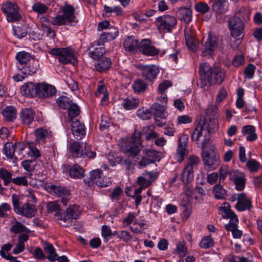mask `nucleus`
<instances>
[{"label":"nucleus","mask_w":262,"mask_h":262,"mask_svg":"<svg viewBox=\"0 0 262 262\" xmlns=\"http://www.w3.org/2000/svg\"><path fill=\"white\" fill-rule=\"evenodd\" d=\"M2 115L6 121L13 122L16 118V110L13 106H7L2 111Z\"/></svg>","instance_id":"nucleus-37"},{"label":"nucleus","mask_w":262,"mask_h":262,"mask_svg":"<svg viewBox=\"0 0 262 262\" xmlns=\"http://www.w3.org/2000/svg\"><path fill=\"white\" fill-rule=\"evenodd\" d=\"M185 193L187 195L190 196L199 203H201L203 201V196L206 195V193L204 189L200 186H197L193 191H192L189 186H188Z\"/></svg>","instance_id":"nucleus-23"},{"label":"nucleus","mask_w":262,"mask_h":262,"mask_svg":"<svg viewBox=\"0 0 262 262\" xmlns=\"http://www.w3.org/2000/svg\"><path fill=\"white\" fill-rule=\"evenodd\" d=\"M213 193L217 199H224L226 195V190L220 184L215 185L213 189Z\"/></svg>","instance_id":"nucleus-44"},{"label":"nucleus","mask_w":262,"mask_h":262,"mask_svg":"<svg viewBox=\"0 0 262 262\" xmlns=\"http://www.w3.org/2000/svg\"><path fill=\"white\" fill-rule=\"evenodd\" d=\"M151 44V42L149 39H142L139 44V50L146 56H154L158 55L160 52L159 50Z\"/></svg>","instance_id":"nucleus-16"},{"label":"nucleus","mask_w":262,"mask_h":262,"mask_svg":"<svg viewBox=\"0 0 262 262\" xmlns=\"http://www.w3.org/2000/svg\"><path fill=\"white\" fill-rule=\"evenodd\" d=\"M139 103L138 99L128 96L123 99L121 105L126 110H132L137 108Z\"/></svg>","instance_id":"nucleus-29"},{"label":"nucleus","mask_w":262,"mask_h":262,"mask_svg":"<svg viewBox=\"0 0 262 262\" xmlns=\"http://www.w3.org/2000/svg\"><path fill=\"white\" fill-rule=\"evenodd\" d=\"M228 2L227 0H215L212 5V8L216 13H225L228 9Z\"/></svg>","instance_id":"nucleus-30"},{"label":"nucleus","mask_w":262,"mask_h":262,"mask_svg":"<svg viewBox=\"0 0 262 262\" xmlns=\"http://www.w3.org/2000/svg\"><path fill=\"white\" fill-rule=\"evenodd\" d=\"M11 210V206L7 203L0 205V217H6L8 216V212Z\"/></svg>","instance_id":"nucleus-63"},{"label":"nucleus","mask_w":262,"mask_h":262,"mask_svg":"<svg viewBox=\"0 0 262 262\" xmlns=\"http://www.w3.org/2000/svg\"><path fill=\"white\" fill-rule=\"evenodd\" d=\"M16 58L19 63L23 66L26 64L31 59V55L29 53L23 51L18 53L16 55Z\"/></svg>","instance_id":"nucleus-48"},{"label":"nucleus","mask_w":262,"mask_h":262,"mask_svg":"<svg viewBox=\"0 0 262 262\" xmlns=\"http://www.w3.org/2000/svg\"><path fill=\"white\" fill-rule=\"evenodd\" d=\"M142 76L147 80H151L156 78L159 73V69L155 65H139Z\"/></svg>","instance_id":"nucleus-20"},{"label":"nucleus","mask_w":262,"mask_h":262,"mask_svg":"<svg viewBox=\"0 0 262 262\" xmlns=\"http://www.w3.org/2000/svg\"><path fill=\"white\" fill-rule=\"evenodd\" d=\"M71 122V130L74 137L77 140L81 139L85 134V126L83 123L78 119Z\"/></svg>","instance_id":"nucleus-21"},{"label":"nucleus","mask_w":262,"mask_h":262,"mask_svg":"<svg viewBox=\"0 0 262 262\" xmlns=\"http://www.w3.org/2000/svg\"><path fill=\"white\" fill-rule=\"evenodd\" d=\"M67 109L68 110V113L69 117V122L73 121V118L77 117L80 114V108L75 103H73Z\"/></svg>","instance_id":"nucleus-45"},{"label":"nucleus","mask_w":262,"mask_h":262,"mask_svg":"<svg viewBox=\"0 0 262 262\" xmlns=\"http://www.w3.org/2000/svg\"><path fill=\"white\" fill-rule=\"evenodd\" d=\"M91 47L88 49L89 56L92 58L97 60L102 56L105 53V49L103 47L96 48L94 50H91V47H93V44H91Z\"/></svg>","instance_id":"nucleus-42"},{"label":"nucleus","mask_w":262,"mask_h":262,"mask_svg":"<svg viewBox=\"0 0 262 262\" xmlns=\"http://www.w3.org/2000/svg\"><path fill=\"white\" fill-rule=\"evenodd\" d=\"M220 40L219 36L209 33L206 41L201 49L203 56H209L213 55Z\"/></svg>","instance_id":"nucleus-11"},{"label":"nucleus","mask_w":262,"mask_h":262,"mask_svg":"<svg viewBox=\"0 0 262 262\" xmlns=\"http://www.w3.org/2000/svg\"><path fill=\"white\" fill-rule=\"evenodd\" d=\"M84 182L89 186H92L95 183L101 187L107 186V182L103 180V171L100 169L91 171L90 177L84 179Z\"/></svg>","instance_id":"nucleus-13"},{"label":"nucleus","mask_w":262,"mask_h":262,"mask_svg":"<svg viewBox=\"0 0 262 262\" xmlns=\"http://www.w3.org/2000/svg\"><path fill=\"white\" fill-rule=\"evenodd\" d=\"M219 210L222 212L224 219H229L228 224L225 225L227 231H231L234 238H240L243 232L238 229V220L235 212L231 209V206L228 203H224V206L219 207Z\"/></svg>","instance_id":"nucleus-2"},{"label":"nucleus","mask_w":262,"mask_h":262,"mask_svg":"<svg viewBox=\"0 0 262 262\" xmlns=\"http://www.w3.org/2000/svg\"><path fill=\"white\" fill-rule=\"evenodd\" d=\"M192 12L191 9L187 7H182L179 8L177 15L178 17L183 20L185 23L188 24L192 20Z\"/></svg>","instance_id":"nucleus-28"},{"label":"nucleus","mask_w":262,"mask_h":262,"mask_svg":"<svg viewBox=\"0 0 262 262\" xmlns=\"http://www.w3.org/2000/svg\"><path fill=\"white\" fill-rule=\"evenodd\" d=\"M177 24L176 17L169 14L159 16L156 21V26L160 32H171Z\"/></svg>","instance_id":"nucleus-9"},{"label":"nucleus","mask_w":262,"mask_h":262,"mask_svg":"<svg viewBox=\"0 0 262 262\" xmlns=\"http://www.w3.org/2000/svg\"><path fill=\"white\" fill-rule=\"evenodd\" d=\"M206 118L211 120H216L217 117V107L213 105H210L206 110Z\"/></svg>","instance_id":"nucleus-58"},{"label":"nucleus","mask_w":262,"mask_h":262,"mask_svg":"<svg viewBox=\"0 0 262 262\" xmlns=\"http://www.w3.org/2000/svg\"><path fill=\"white\" fill-rule=\"evenodd\" d=\"M199 245L202 248L208 249L213 246L214 241L210 236H206L202 239Z\"/></svg>","instance_id":"nucleus-53"},{"label":"nucleus","mask_w":262,"mask_h":262,"mask_svg":"<svg viewBox=\"0 0 262 262\" xmlns=\"http://www.w3.org/2000/svg\"><path fill=\"white\" fill-rule=\"evenodd\" d=\"M150 108L152 115H154L156 118L159 117L163 120L166 119L165 107L164 105L155 103Z\"/></svg>","instance_id":"nucleus-33"},{"label":"nucleus","mask_w":262,"mask_h":262,"mask_svg":"<svg viewBox=\"0 0 262 262\" xmlns=\"http://www.w3.org/2000/svg\"><path fill=\"white\" fill-rule=\"evenodd\" d=\"M137 116L143 120H148L152 116L151 108L146 110L145 111L138 110L137 111Z\"/></svg>","instance_id":"nucleus-60"},{"label":"nucleus","mask_w":262,"mask_h":262,"mask_svg":"<svg viewBox=\"0 0 262 262\" xmlns=\"http://www.w3.org/2000/svg\"><path fill=\"white\" fill-rule=\"evenodd\" d=\"M62 14L53 17L52 24L55 26L73 25L77 22L74 14L75 9L70 5H66L61 9Z\"/></svg>","instance_id":"nucleus-4"},{"label":"nucleus","mask_w":262,"mask_h":262,"mask_svg":"<svg viewBox=\"0 0 262 262\" xmlns=\"http://www.w3.org/2000/svg\"><path fill=\"white\" fill-rule=\"evenodd\" d=\"M197 124L204 131L206 130L207 133L211 132V129L215 127L216 124V120L205 118L203 116H200L196 119Z\"/></svg>","instance_id":"nucleus-24"},{"label":"nucleus","mask_w":262,"mask_h":262,"mask_svg":"<svg viewBox=\"0 0 262 262\" xmlns=\"http://www.w3.org/2000/svg\"><path fill=\"white\" fill-rule=\"evenodd\" d=\"M199 80L197 84L201 88L214 84H221L225 78V72L220 67H211L207 62L201 63L199 66Z\"/></svg>","instance_id":"nucleus-1"},{"label":"nucleus","mask_w":262,"mask_h":262,"mask_svg":"<svg viewBox=\"0 0 262 262\" xmlns=\"http://www.w3.org/2000/svg\"><path fill=\"white\" fill-rule=\"evenodd\" d=\"M84 145L82 142L74 141L70 144L69 150L73 157L76 158L83 157L84 151Z\"/></svg>","instance_id":"nucleus-27"},{"label":"nucleus","mask_w":262,"mask_h":262,"mask_svg":"<svg viewBox=\"0 0 262 262\" xmlns=\"http://www.w3.org/2000/svg\"><path fill=\"white\" fill-rule=\"evenodd\" d=\"M228 28L231 35L236 40H239L244 36V25L239 17L233 16L228 20Z\"/></svg>","instance_id":"nucleus-8"},{"label":"nucleus","mask_w":262,"mask_h":262,"mask_svg":"<svg viewBox=\"0 0 262 262\" xmlns=\"http://www.w3.org/2000/svg\"><path fill=\"white\" fill-rule=\"evenodd\" d=\"M120 144L121 151L126 156L132 158L137 156L141 146L139 133H134L131 137L123 139Z\"/></svg>","instance_id":"nucleus-3"},{"label":"nucleus","mask_w":262,"mask_h":262,"mask_svg":"<svg viewBox=\"0 0 262 262\" xmlns=\"http://www.w3.org/2000/svg\"><path fill=\"white\" fill-rule=\"evenodd\" d=\"M48 53L58 59L60 63L67 64L75 60L74 52L69 48H58L50 49Z\"/></svg>","instance_id":"nucleus-6"},{"label":"nucleus","mask_w":262,"mask_h":262,"mask_svg":"<svg viewBox=\"0 0 262 262\" xmlns=\"http://www.w3.org/2000/svg\"><path fill=\"white\" fill-rule=\"evenodd\" d=\"M181 177L184 184L187 186L193 178V170L185 166Z\"/></svg>","instance_id":"nucleus-39"},{"label":"nucleus","mask_w":262,"mask_h":262,"mask_svg":"<svg viewBox=\"0 0 262 262\" xmlns=\"http://www.w3.org/2000/svg\"><path fill=\"white\" fill-rule=\"evenodd\" d=\"M230 179L235 185V188L237 191L244 189L246 185V179L245 174L238 170H231L229 171Z\"/></svg>","instance_id":"nucleus-14"},{"label":"nucleus","mask_w":262,"mask_h":262,"mask_svg":"<svg viewBox=\"0 0 262 262\" xmlns=\"http://www.w3.org/2000/svg\"><path fill=\"white\" fill-rule=\"evenodd\" d=\"M195 10L200 14H205L209 11V7L204 2H200L195 4Z\"/></svg>","instance_id":"nucleus-55"},{"label":"nucleus","mask_w":262,"mask_h":262,"mask_svg":"<svg viewBox=\"0 0 262 262\" xmlns=\"http://www.w3.org/2000/svg\"><path fill=\"white\" fill-rule=\"evenodd\" d=\"M242 132L243 135H248L246 139L247 141L252 142L256 140L257 138V134L255 133V128L251 125L244 126L242 128Z\"/></svg>","instance_id":"nucleus-34"},{"label":"nucleus","mask_w":262,"mask_h":262,"mask_svg":"<svg viewBox=\"0 0 262 262\" xmlns=\"http://www.w3.org/2000/svg\"><path fill=\"white\" fill-rule=\"evenodd\" d=\"M203 132L204 130L201 127V126H199L198 124H197L194 129L191 133V139L193 141H198L199 140L200 138L202 137Z\"/></svg>","instance_id":"nucleus-62"},{"label":"nucleus","mask_w":262,"mask_h":262,"mask_svg":"<svg viewBox=\"0 0 262 262\" xmlns=\"http://www.w3.org/2000/svg\"><path fill=\"white\" fill-rule=\"evenodd\" d=\"M36 211V208L34 205L26 203L20 207L16 213L31 218L35 215Z\"/></svg>","instance_id":"nucleus-25"},{"label":"nucleus","mask_w":262,"mask_h":262,"mask_svg":"<svg viewBox=\"0 0 262 262\" xmlns=\"http://www.w3.org/2000/svg\"><path fill=\"white\" fill-rule=\"evenodd\" d=\"M2 10L6 15V19L8 22L19 21L21 16L19 13L18 6L11 2H7L2 5Z\"/></svg>","instance_id":"nucleus-10"},{"label":"nucleus","mask_w":262,"mask_h":262,"mask_svg":"<svg viewBox=\"0 0 262 262\" xmlns=\"http://www.w3.org/2000/svg\"><path fill=\"white\" fill-rule=\"evenodd\" d=\"M139 44L138 40L135 37L128 36L124 41L123 47L127 51L134 52L138 48Z\"/></svg>","instance_id":"nucleus-31"},{"label":"nucleus","mask_w":262,"mask_h":262,"mask_svg":"<svg viewBox=\"0 0 262 262\" xmlns=\"http://www.w3.org/2000/svg\"><path fill=\"white\" fill-rule=\"evenodd\" d=\"M186 44L193 52H196L199 49V42L196 38L195 30L192 26H187L184 30Z\"/></svg>","instance_id":"nucleus-12"},{"label":"nucleus","mask_w":262,"mask_h":262,"mask_svg":"<svg viewBox=\"0 0 262 262\" xmlns=\"http://www.w3.org/2000/svg\"><path fill=\"white\" fill-rule=\"evenodd\" d=\"M35 112L31 108H25L20 113L22 123L29 127H33L35 123Z\"/></svg>","instance_id":"nucleus-17"},{"label":"nucleus","mask_w":262,"mask_h":262,"mask_svg":"<svg viewBox=\"0 0 262 262\" xmlns=\"http://www.w3.org/2000/svg\"><path fill=\"white\" fill-rule=\"evenodd\" d=\"M10 230L15 234L23 232L29 233L31 232L24 225L16 220L15 224L11 227Z\"/></svg>","instance_id":"nucleus-41"},{"label":"nucleus","mask_w":262,"mask_h":262,"mask_svg":"<svg viewBox=\"0 0 262 262\" xmlns=\"http://www.w3.org/2000/svg\"><path fill=\"white\" fill-rule=\"evenodd\" d=\"M118 238L121 241L127 243L131 241V239L133 238V236L128 231L122 230L119 231V234H118Z\"/></svg>","instance_id":"nucleus-64"},{"label":"nucleus","mask_w":262,"mask_h":262,"mask_svg":"<svg viewBox=\"0 0 262 262\" xmlns=\"http://www.w3.org/2000/svg\"><path fill=\"white\" fill-rule=\"evenodd\" d=\"M204 168L208 171L216 169L220 164L219 158L216 156L214 148L211 146L205 150L203 153Z\"/></svg>","instance_id":"nucleus-7"},{"label":"nucleus","mask_w":262,"mask_h":262,"mask_svg":"<svg viewBox=\"0 0 262 262\" xmlns=\"http://www.w3.org/2000/svg\"><path fill=\"white\" fill-rule=\"evenodd\" d=\"M43 250L46 253L48 254V258L50 261H55L58 255L55 251V249L53 245L49 243H45L43 245Z\"/></svg>","instance_id":"nucleus-40"},{"label":"nucleus","mask_w":262,"mask_h":262,"mask_svg":"<svg viewBox=\"0 0 262 262\" xmlns=\"http://www.w3.org/2000/svg\"><path fill=\"white\" fill-rule=\"evenodd\" d=\"M132 88L136 93H142L147 88V85L141 80L135 81L133 84Z\"/></svg>","instance_id":"nucleus-52"},{"label":"nucleus","mask_w":262,"mask_h":262,"mask_svg":"<svg viewBox=\"0 0 262 262\" xmlns=\"http://www.w3.org/2000/svg\"><path fill=\"white\" fill-rule=\"evenodd\" d=\"M12 246V245L10 243L4 245L0 251V255L3 258L7 260H10V257L13 256L11 255L9 253H8V252L11 250Z\"/></svg>","instance_id":"nucleus-54"},{"label":"nucleus","mask_w":262,"mask_h":262,"mask_svg":"<svg viewBox=\"0 0 262 262\" xmlns=\"http://www.w3.org/2000/svg\"><path fill=\"white\" fill-rule=\"evenodd\" d=\"M0 179L2 180L5 186L8 185L12 180V173L4 168H0Z\"/></svg>","instance_id":"nucleus-43"},{"label":"nucleus","mask_w":262,"mask_h":262,"mask_svg":"<svg viewBox=\"0 0 262 262\" xmlns=\"http://www.w3.org/2000/svg\"><path fill=\"white\" fill-rule=\"evenodd\" d=\"M235 207L239 211H244L246 210L250 211L253 208L251 199L243 192L238 193V201Z\"/></svg>","instance_id":"nucleus-19"},{"label":"nucleus","mask_w":262,"mask_h":262,"mask_svg":"<svg viewBox=\"0 0 262 262\" xmlns=\"http://www.w3.org/2000/svg\"><path fill=\"white\" fill-rule=\"evenodd\" d=\"M58 106L63 110H67L73 103L72 101L67 96H61L59 97L57 101Z\"/></svg>","instance_id":"nucleus-47"},{"label":"nucleus","mask_w":262,"mask_h":262,"mask_svg":"<svg viewBox=\"0 0 262 262\" xmlns=\"http://www.w3.org/2000/svg\"><path fill=\"white\" fill-rule=\"evenodd\" d=\"M111 60L107 57H103L98 60L95 67L97 71L105 72L111 68Z\"/></svg>","instance_id":"nucleus-32"},{"label":"nucleus","mask_w":262,"mask_h":262,"mask_svg":"<svg viewBox=\"0 0 262 262\" xmlns=\"http://www.w3.org/2000/svg\"><path fill=\"white\" fill-rule=\"evenodd\" d=\"M15 146L12 143H6L4 147V154L9 159H12L15 152Z\"/></svg>","instance_id":"nucleus-50"},{"label":"nucleus","mask_w":262,"mask_h":262,"mask_svg":"<svg viewBox=\"0 0 262 262\" xmlns=\"http://www.w3.org/2000/svg\"><path fill=\"white\" fill-rule=\"evenodd\" d=\"M79 207L76 204L70 205L67 208L66 212L62 210L61 217L57 219L58 223L64 227L72 226V220L77 219L79 213Z\"/></svg>","instance_id":"nucleus-5"},{"label":"nucleus","mask_w":262,"mask_h":262,"mask_svg":"<svg viewBox=\"0 0 262 262\" xmlns=\"http://www.w3.org/2000/svg\"><path fill=\"white\" fill-rule=\"evenodd\" d=\"M47 210L48 212H55V215L61 217L62 214V210L61 209L60 205L56 201L49 202L47 205Z\"/></svg>","instance_id":"nucleus-38"},{"label":"nucleus","mask_w":262,"mask_h":262,"mask_svg":"<svg viewBox=\"0 0 262 262\" xmlns=\"http://www.w3.org/2000/svg\"><path fill=\"white\" fill-rule=\"evenodd\" d=\"M35 135L36 139L38 141L44 142L46 138L49 136V133L47 130L45 129L39 128L35 130Z\"/></svg>","instance_id":"nucleus-56"},{"label":"nucleus","mask_w":262,"mask_h":262,"mask_svg":"<svg viewBox=\"0 0 262 262\" xmlns=\"http://www.w3.org/2000/svg\"><path fill=\"white\" fill-rule=\"evenodd\" d=\"M256 67L253 64H249L245 68L244 73L245 74L244 78L245 79H252L253 77Z\"/></svg>","instance_id":"nucleus-57"},{"label":"nucleus","mask_w":262,"mask_h":262,"mask_svg":"<svg viewBox=\"0 0 262 262\" xmlns=\"http://www.w3.org/2000/svg\"><path fill=\"white\" fill-rule=\"evenodd\" d=\"M188 141V135H182L179 138L178 146L177 150L176 157L178 162H182L185 156L188 154L187 142Z\"/></svg>","instance_id":"nucleus-15"},{"label":"nucleus","mask_w":262,"mask_h":262,"mask_svg":"<svg viewBox=\"0 0 262 262\" xmlns=\"http://www.w3.org/2000/svg\"><path fill=\"white\" fill-rule=\"evenodd\" d=\"M200 162V159L196 156H190L189 157L187 161V163L185 167L193 170L194 168H196Z\"/></svg>","instance_id":"nucleus-51"},{"label":"nucleus","mask_w":262,"mask_h":262,"mask_svg":"<svg viewBox=\"0 0 262 262\" xmlns=\"http://www.w3.org/2000/svg\"><path fill=\"white\" fill-rule=\"evenodd\" d=\"M145 156L151 163L160 160L159 152L155 150L147 149L145 151Z\"/></svg>","instance_id":"nucleus-59"},{"label":"nucleus","mask_w":262,"mask_h":262,"mask_svg":"<svg viewBox=\"0 0 262 262\" xmlns=\"http://www.w3.org/2000/svg\"><path fill=\"white\" fill-rule=\"evenodd\" d=\"M55 88L45 82L37 83V97L43 98L49 97L55 94Z\"/></svg>","instance_id":"nucleus-18"},{"label":"nucleus","mask_w":262,"mask_h":262,"mask_svg":"<svg viewBox=\"0 0 262 262\" xmlns=\"http://www.w3.org/2000/svg\"><path fill=\"white\" fill-rule=\"evenodd\" d=\"M84 170L77 164H74L69 169L70 176L74 179H81L84 177Z\"/></svg>","instance_id":"nucleus-35"},{"label":"nucleus","mask_w":262,"mask_h":262,"mask_svg":"<svg viewBox=\"0 0 262 262\" xmlns=\"http://www.w3.org/2000/svg\"><path fill=\"white\" fill-rule=\"evenodd\" d=\"M38 67L39 64L38 61L33 60L28 64L27 63L21 66V67H18V70H20V73L24 75H31L36 72Z\"/></svg>","instance_id":"nucleus-26"},{"label":"nucleus","mask_w":262,"mask_h":262,"mask_svg":"<svg viewBox=\"0 0 262 262\" xmlns=\"http://www.w3.org/2000/svg\"><path fill=\"white\" fill-rule=\"evenodd\" d=\"M48 189L51 193H53L60 197L63 195H70L69 190L62 186L51 185L48 186Z\"/></svg>","instance_id":"nucleus-36"},{"label":"nucleus","mask_w":262,"mask_h":262,"mask_svg":"<svg viewBox=\"0 0 262 262\" xmlns=\"http://www.w3.org/2000/svg\"><path fill=\"white\" fill-rule=\"evenodd\" d=\"M246 165L251 172H256L260 167V163L254 159L249 160Z\"/></svg>","instance_id":"nucleus-61"},{"label":"nucleus","mask_w":262,"mask_h":262,"mask_svg":"<svg viewBox=\"0 0 262 262\" xmlns=\"http://www.w3.org/2000/svg\"><path fill=\"white\" fill-rule=\"evenodd\" d=\"M176 251L180 257H183L187 253V248L184 241H180L177 244Z\"/></svg>","instance_id":"nucleus-49"},{"label":"nucleus","mask_w":262,"mask_h":262,"mask_svg":"<svg viewBox=\"0 0 262 262\" xmlns=\"http://www.w3.org/2000/svg\"><path fill=\"white\" fill-rule=\"evenodd\" d=\"M32 10L38 14H42L48 11V7L45 4L37 2L33 4Z\"/></svg>","instance_id":"nucleus-46"},{"label":"nucleus","mask_w":262,"mask_h":262,"mask_svg":"<svg viewBox=\"0 0 262 262\" xmlns=\"http://www.w3.org/2000/svg\"><path fill=\"white\" fill-rule=\"evenodd\" d=\"M23 95L28 97L37 96V83L27 82L23 84L20 88Z\"/></svg>","instance_id":"nucleus-22"}]
</instances>
